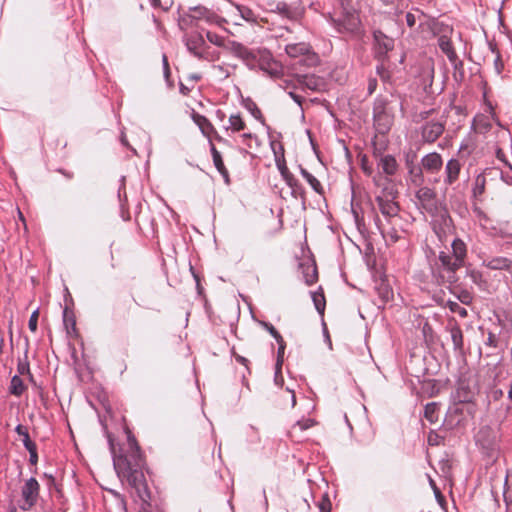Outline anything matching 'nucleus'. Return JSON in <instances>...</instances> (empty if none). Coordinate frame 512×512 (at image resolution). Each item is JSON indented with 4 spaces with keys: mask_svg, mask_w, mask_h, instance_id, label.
Wrapping results in <instances>:
<instances>
[{
    "mask_svg": "<svg viewBox=\"0 0 512 512\" xmlns=\"http://www.w3.org/2000/svg\"><path fill=\"white\" fill-rule=\"evenodd\" d=\"M169 76H170V66L165 65L164 66V77H165L166 81L168 82L169 86H172V84L169 81Z\"/></svg>",
    "mask_w": 512,
    "mask_h": 512,
    "instance_id": "obj_48",
    "label": "nucleus"
},
{
    "mask_svg": "<svg viewBox=\"0 0 512 512\" xmlns=\"http://www.w3.org/2000/svg\"><path fill=\"white\" fill-rule=\"evenodd\" d=\"M39 483L35 478L28 479L21 490L22 502L19 507L22 510L31 509L37 502L39 495Z\"/></svg>",
    "mask_w": 512,
    "mask_h": 512,
    "instance_id": "obj_7",
    "label": "nucleus"
},
{
    "mask_svg": "<svg viewBox=\"0 0 512 512\" xmlns=\"http://www.w3.org/2000/svg\"><path fill=\"white\" fill-rule=\"evenodd\" d=\"M206 37L209 40V42H211V43H213V44H215L217 46H222L223 43H224L223 38L220 35L216 34V33L208 31L206 33Z\"/></svg>",
    "mask_w": 512,
    "mask_h": 512,
    "instance_id": "obj_37",
    "label": "nucleus"
},
{
    "mask_svg": "<svg viewBox=\"0 0 512 512\" xmlns=\"http://www.w3.org/2000/svg\"><path fill=\"white\" fill-rule=\"evenodd\" d=\"M447 307L450 309L451 312L458 314L460 317L465 318L467 316V310L460 306L455 301H448Z\"/></svg>",
    "mask_w": 512,
    "mask_h": 512,
    "instance_id": "obj_31",
    "label": "nucleus"
},
{
    "mask_svg": "<svg viewBox=\"0 0 512 512\" xmlns=\"http://www.w3.org/2000/svg\"><path fill=\"white\" fill-rule=\"evenodd\" d=\"M211 152H212V157H213V162H214L215 167L224 177L227 178L228 172L224 166L220 152H218L214 146H212Z\"/></svg>",
    "mask_w": 512,
    "mask_h": 512,
    "instance_id": "obj_21",
    "label": "nucleus"
},
{
    "mask_svg": "<svg viewBox=\"0 0 512 512\" xmlns=\"http://www.w3.org/2000/svg\"><path fill=\"white\" fill-rule=\"evenodd\" d=\"M364 171L366 174L370 175L372 173L371 169H368L366 167H364Z\"/></svg>",
    "mask_w": 512,
    "mask_h": 512,
    "instance_id": "obj_62",
    "label": "nucleus"
},
{
    "mask_svg": "<svg viewBox=\"0 0 512 512\" xmlns=\"http://www.w3.org/2000/svg\"><path fill=\"white\" fill-rule=\"evenodd\" d=\"M473 149V143L470 141V139H467L460 145L459 153L469 155L473 151Z\"/></svg>",
    "mask_w": 512,
    "mask_h": 512,
    "instance_id": "obj_39",
    "label": "nucleus"
},
{
    "mask_svg": "<svg viewBox=\"0 0 512 512\" xmlns=\"http://www.w3.org/2000/svg\"><path fill=\"white\" fill-rule=\"evenodd\" d=\"M237 360L239 362H241V363H244L246 361V359L244 357H241V356L237 357Z\"/></svg>",
    "mask_w": 512,
    "mask_h": 512,
    "instance_id": "obj_61",
    "label": "nucleus"
},
{
    "mask_svg": "<svg viewBox=\"0 0 512 512\" xmlns=\"http://www.w3.org/2000/svg\"><path fill=\"white\" fill-rule=\"evenodd\" d=\"M240 16L247 22L249 23H256L257 21V16L255 15V13L253 12L252 9H250L249 7L247 6H243V5H237L236 6Z\"/></svg>",
    "mask_w": 512,
    "mask_h": 512,
    "instance_id": "obj_24",
    "label": "nucleus"
},
{
    "mask_svg": "<svg viewBox=\"0 0 512 512\" xmlns=\"http://www.w3.org/2000/svg\"><path fill=\"white\" fill-rule=\"evenodd\" d=\"M113 464L117 475L135 488L139 498L148 503L150 494L147 490L143 468V458L139 446L132 435H128V451L125 455H114Z\"/></svg>",
    "mask_w": 512,
    "mask_h": 512,
    "instance_id": "obj_1",
    "label": "nucleus"
},
{
    "mask_svg": "<svg viewBox=\"0 0 512 512\" xmlns=\"http://www.w3.org/2000/svg\"><path fill=\"white\" fill-rule=\"evenodd\" d=\"M263 75L270 77L273 80H280L284 78V66H259Z\"/></svg>",
    "mask_w": 512,
    "mask_h": 512,
    "instance_id": "obj_19",
    "label": "nucleus"
},
{
    "mask_svg": "<svg viewBox=\"0 0 512 512\" xmlns=\"http://www.w3.org/2000/svg\"><path fill=\"white\" fill-rule=\"evenodd\" d=\"M377 166L387 176H394L399 167L395 157L389 154L380 156Z\"/></svg>",
    "mask_w": 512,
    "mask_h": 512,
    "instance_id": "obj_13",
    "label": "nucleus"
},
{
    "mask_svg": "<svg viewBox=\"0 0 512 512\" xmlns=\"http://www.w3.org/2000/svg\"><path fill=\"white\" fill-rule=\"evenodd\" d=\"M296 405V397L295 394H292V407Z\"/></svg>",
    "mask_w": 512,
    "mask_h": 512,
    "instance_id": "obj_60",
    "label": "nucleus"
},
{
    "mask_svg": "<svg viewBox=\"0 0 512 512\" xmlns=\"http://www.w3.org/2000/svg\"><path fill=\"white\" fill-rule=\"evenodd\" d=\"M23 445L30 453V462L35 464L38 459L36 445L31 441L29 435H25V439H23Z\"/></svg>",
    "mask_w": 512,
    "mask_h": 512,
    "instance_id": "obj_29",
    "label": "nucleus"
},
{
    "mask_svg": "<svg viewBox=\"0 0 512 512\" xmlns=\"http://www.w3.org/2000/svg\"><path fill=\"white\" fill-rule=\"evenodd\" d=\"M494 64H501V63H500V58H499V57H497V58L495 59Z\"/></svg>",
    "mask_w": 512,
    "mask_h": 512,
    "instance_id": "obj_64",
    "label": "nucleus"
},
{
    "mask_svg": "<svg viewBox=\"0 0 512 512\" xmlns=\"http://www.w3.org/2000/svg\"><path fill=\"white\" fill-rule=\"evenodd\" d=\"M461 164L457 159H450L445 166V178L444 182L446 185H452L455 183L460 175Z\"/></svg>",
    "mask_w": 512,
    "mask_h": 512,
    "instance_id": "obj_14",
    "label": "nucleus"
},
{
    "mask_svg": "<svg viewBox=\"0 0 512 512\" xmlns=\"http://www.w3.org/2000/svg\"><path fill=\"white\" fill-rule=\"evenodd\" d=\"M444 131V122L441 120L429 121L422 127V138L425 142L433 143Z\"/></svg>",
    "mask_w": 512,
    "mask_h": 512,
    "instance_id": "obj_11",
    "label": "nucleus"
},
{
    "mask_svg": "<svg viewBox=\"0 0 512 512\" xmlns=\"http://www.w3.org/2000/svg\"><path fill=\"white\" fill-rule=\"evenodd\" d=\"M467 275L469 276V278L472 280V282L474 284L478 285L479 287L485 286L486 281L483 277V274L479 270H476L474 268H468Z\"/></svg>",
    "mask_w": 512,
    "mask_h": 512,
    "instance_id": "obj_26",
    "label": "nucleus"
},
{
    "mask_svg": "<svg viewBox=\"0 0 512 512\" xmlns=\"http://www.w3.org/2000/svg\"><path fill=\"white\" fill-rule=\"evenodd\" d=\"M189 12L182 17V22L186 24H192L193 20L200 19H204L208 23H218V20L225 21L202 5L190 7Z\"/></svg>",
    "mask_w": 512,
    "mask_h": 512,
    "instance_id": "obj_8",
    "label": "nucleus"
},
{
    "mask_svg": "<svg viewBox=\"0 0 512 512\" xmlns=\"http://www.w3.org/2000/svg\"><path fill=\"white\" fill-rule=\"evenodd\" d=\"M15 431L19 436L22 437V440L25 439V435H29L27 429L22 425H18Z\"/></svg>",
    "mask_w": 512,
    "mask_h": 512,
    "instance_id": "obj_46",
    "label": "nucleus"
},
{
    "mask_svg": "<svg viewBox=\"0 0 512 512\" xmlns=\"http://www.w3.org/2000/svg\"><path fill=\"white\" fill-rule=\"evenodd\" d=\"M290 96H291V97H292L296 102L300 103V98H299V96H297V95L293 94L292 92L290 93Z\"/></svg>",
    "mask_w": 512,
    "mask_h": 512,
    "instance_id": "obj_58",
    "label": "nucleus"
},
{
    "mask_svg": "<svg viewBox=\"0 0 512 512\" xmlns=\"http://www.w3.org/2000/svg\"><path fill=\"white\" fill-rule=\"evenodd\" d=\"M486 111L489 113V116L486 115H477L473 120V128L476 132L485 133L491 128V121H495L499 124L494 108L491 103H487Z\"/></svg>",
    "mask_w": 512,
    "mask_h": 512,
    "instance_id": "obj_10",
    "label": "nucleus"
},
{
    "mask_svg": "<svg viewBox=\"0 0 512 512\" xmlns=\"http://www.w3.org/2000/svg\"><path fill=\"white\" fill-rule=\"evenodd\" d=\"M376 89V80H370L368 85L369 93L372 94Z\"/></svg>",
    "mask_w": 512,
    "mask_h": 512,
    "instance_id": "obj_51",
    "label": "nucleus"
},
{
    "mask_svg": "<svg viewBox=\"0 0 512 512\" xmlns=\"http://www.w3.org/2000/svg\"><path fill=\"white\" fill-rule=\"evenodd\" d=\"M384 237L386 238L387 242L391 243H395L399 238L396 231L389 232Z\"/></svg>",
    "mask_w": 512,
    "mask_h": 512,
    "instance_id": "obj_45",
    "label": "nucleus"
},
{
    "mask_svg": "<svg viewBox=\"0 0 512 512\" xmlns=\"http://www.w3.org/2000/svg\"><path fill=\"white\" fill-rule=\"evenodd\" d=\"M406 165H407L408 169L410 170V173H414L415 172V177H421V175H422L421 169H415L413 167V160H409L407 158Z\"/></svg>",
    "mask_w": 512,
    "mask_h": 512,
    "instance_id": "obj_42",
    "label": "nucleus"
},
{
    "mask_svg": "<svg viewBox=\"0 0 512 512\" xmlns=\"http://www.w3.org/2000/svg\"><path fill=\"white\" fill-rule=\"evenodd\" d=\"M284 350H285V342L282 339V344H279V349H278V359H277V369H278V371L276 372V376H275V381H276L277 384H279V382H278V372L280 371V367H281L282 362H283Z\"/></svg>",
    "mask_w": 512,
    "mask_h": 512,
    "instance_id": "obj_35",
    "label": "nucleus"
},
{
    "mask_svg": "<svg viewBox=\"0 0 512 512\" xmlns=\"http://www.w3.org/2000/svg\"><path fill=\"white\" fill-rule=\"evenodd\" d=\"M498 438L497 431L487 426L481 428L476 434L477 444L490 456H493L498 448Z\"/></svg>",
    "mask_w": 512,
    "mask_h": 512,
    "instance_id": "obj_6",
    "label": "nucleus"
},
{
    "mask_svg": "<svg viewBox=\"0 0 512 512\" xmlns=\"http://www.w3.org/2000/svg\"><path fill=\"white\" fill-rule=\"evenodd\" d=\"M451 246L452 256L446 252H440L438 261L432 269L433 277L439 284L455 283L458 280L456 271L465 264L466 244L457 238L454 239Z\"/></svg>",
    "mask_w": 512,
    "mask_h": 512,
    "instance_id": "obj_2",
    "label": "nucleus"
},
{
    "mask_svg": "<svg viewBox=\"0 0 512 512\" xmlns=\"http://www.w3.org/2000/svg\"><path fill=\"white\" fill-rule=\"evenodd\" d=\"M496 157L502 161V162H506V159H505V154L504 152L501 150V149H497L496 151Z\"/></svg>",
    "mask_w": 512,
    "mask_h": 512,
    "instance_id": "obj_50",
    "label": "nucleus"
},
{
    "mask_svg": "<svg viewBox=\"0 0 512 512\" xmlns=\"http://www.w3.org/2000/svg\"><path fill=\"white\" fill-rule=\"evenodd\" d=\"M231 52L243 61H250L254 64H270L272 55L265 48H248L241 43L232 41L229 43Z\"/></svg>",
    "mask_w": 512,
    "mask_h": 512,
    "instance_id": "obj_4",
    "label": "nucleus"
},
{
    "mask_svg": "<svg viewBox=\"0 0 512 512\" xmlns=\"http://www.w3.org/2000/svg\"><path fill=\"white\" fill-rule=\"evenodd\" d=\"M302 273L307 285H313L318 280L317 267L314 263L301 264Z\"/></svg>",
    "mask_w": 512,
    "mask_h": 512,
    "instance_id": "obj_18",
    "label": "nucleus"
},
{
    "mask_svg": "<svg viewBox=\"0 0 512 512\" xmlns=\"http://www.w3.org/2000/svg\"><path fill=\"white\" fill-rule=\"evenodd\" d=\"M393 199L394 196L392 193L386 194L384 191L382 195H378L376 197V202L380 212L387 218L396 216L399 211V207Z\"/></svg>",
    "mask_w": 512,
    "mask_h": 512,
    "instance_id": "obj_9",
    "label": "nucleus"
},
{
    "mask_svg": "<svg viewBox=\"0 0 512 512\" xmlns=\"http://www.w3.org/2000/svg\"><path fill=\"white\" fill-rule=\"evenodd\" d=\"M333 24H334V27L340 33L352 32L356 27V23L354 22V20H349V23L346 24L344 20H340V19L335 20L334 19Z\"/></svg>",
    "mask_w": 512,
    "mask_h": 512,
    "instance_id": "obj_27",
    "label": "nucleus"
},
{
    "mask_svg": "<svg viewBox=\"0 0 512 512\" xmlns=\"http://www.w3.org/2000/svg\"><path fill=\"white\" fill-rule=\"evenodd\" d=\"M262 326L270 333V335L277 341L278 344H282V336L274 328L273 325L267 322H262Z\"/></svg>",
    "mask_w": 512,
    "mask_h": 512,
    "instance_id": "obj_34",
    "label": "nucleus"
},
{
    "mask_svg": "<svg viewBox=\"0 0 512 512\" xmlns=\"http://www.w3.org/2000/svg\"><path fill=\"white\" fill-rule=\"evenodd\" d=\"M295 64H299V65L306 64V61H305V60L300 59V60H299L298 62H296Z\"/></svg>",
    "mask_w": 512,
    "mask_h": 512,
    "instance_id": "obj_63",
    "label": "nucleus"
},
{
    "mask_svg": "<svg viewBox=\"0 0 512 512\" xmlns=\"http://www.w3.org/2000/svg\"><path fill=\"white\" fill-rule=\"evenodd\" d=\"M204 45V39L200 34L190 35L186 41L187 49L198 57V59L203 58L202 50Z\"/></svg>",
    "mask_w": 512,
    "mask_h": 512,
    "instance_id": "obj_16",
    "label": "nucleus"
},
{
    "mask_svg": "<svg viewBox=\"0 0 512 512\" xmlns=\"http://www.w3.org/2000/svg\"><path fill=\"white\" fill-rule=\"evenodd\" d=\"M422 169L427 173H437L443 166V160L439 153L432 152L421 159Z\"/></svg>",
    "mask_w": 512,
    "mask_h": 512,
    "instance_id": "obj_12",
    "label": "nucleus"
},
{
    "mask_svg": "<svg viewBox=\"0 0 512 512\" xmlns=\"http://www.w3.org/2000/svg\"><path fill=\"white\" fill-rule=\"evenodd\" d=\"M25 385L23 383V380L15 375L12 377L11 379V384H10V393L15 395V396H20L24 390H25Z\"/></svg>",
    "mask_w": 512,
    "mask_h": 512,
    "instance_id": "obj_22",
    "label": "nucleus"
},
{
    "mask_svg": "<svg viewBox=\"0 0 512 512\" xmlns=\"http://www.w3.org/2000/svg\"><path fill=\"white\" fill-rule=\"evenodd\" d=\"M458 299L461 301V303L463 304H469L472 300V297L470 295V293L468 292H462L459 296H458Z\"/></svg>",
    "mask_w": 512,
    "mask_h": 512,
    "instance_id": "obj_44",
    "label": "nucleus"
},
{
    "mask_svg": "<svg viewBox=\"0 0 512 512\" xmlns=\"http://www.w3.org/2000/svg\"><path fill=\"white\" fill-rule=\"evenodd\" d=\"M196 122L199 125L202 132L205 134L208 132V130L212 128L211 124L204 116H198Z\"/></svg>",
    "mask_w": 512,
    "mask_h": 512,
    "instance_id": "obj_38",
    "label": "nucleus"
},
{
    "mask_svg": "<svg viewBox=\"0 0 512 512\" xmlns=\"http://www.w3.org/2000/svg\"><path fill=\"white\" fill-rule=\"evenodd\" d=\"M424 417L430 423H435L438 420V406L436 403H428L425 406Z\"/></svg>",
    "mask_w": 512,
    "mask_h": 512,
    "instance_id": "obj_23",
    "label": "nucleus"
},
{
    "mask_svg": "<svg viewBox=\"0 0 512 512\" xmlns=\"http://www.w3.org/2000/svg\"><path fill=\"white\" fill-rule=\"evenodd\" d=\"M316 424V422L313 419H303L298 421L294 428H299L301 431L307 430L311 427H313Z\"/></svg>",
    "mask_w": 512,
    "mask_h": 512,
    "instance_id": "obj_36",
    "label": "nucleus"
},
{
    "mask_svg": "<svg viewBox=\"0 0 512 512\" xmlns=\"http://www.w3.org/2000/svg\"><path fill=\"white\" fill-rule=\"evenodd\" d=\"M310 50V45L304 42L288 44L285 48L287 55L291 58H297L302 55H307L310 53Z\"/></svg>",
    "mask_w": 512,
    "mask_h": 512,
    "instance_id": "obj_17",
    "label": "nucleus"
},
{
    "mask_svg": "<svg viewBox=\"0 0 512 512\" xmlns=\"http://www.w3.org/2000/svg\"><path fill=\"white\" fill-rule=\"evenodd\" d=\"M451 338L454 347L456 349H461L463 346V334L460 328L454 327L451 329Z\"/></svg>",
    "mask_w": 512,
    "mask_h": 512,
    "instance_id": "obj_30",
    "label": "nucleus"
},
{
    "mask_svg": "<svg viewBox=\"0 0 512 512\" xmlns=\"http://www.w3.org/2000/svg\"><path fill=\"white\" fill-rule=\"evenodd\" d=\"M330 501L328 499H324L322 503L320 504V510L321 512H329L330 511Z\"/></svg>",
    "mask_w": 512,
    "mask_h": 512,
    "instance_id": "obj_47",
    "label": "nucleus"
},
{
    "mask_svg": "<svg viewBox=\"0 0 512 512\" xmlns=\"http://www.w3.org/2000/svg\"><path fill=\"white\" fill-rule=\"evenodd\" d=\"M432 32L437 38L438 47L451 64H463L458 61V55L454 47L453 37L456 35L454 28L442 21H436L432 25Z\"/></svg>",
    "mask_w": 512,
    "mask_h": 512,
    "instance_id": "obj_3",
    "label": "nucleus"
},
{
    "mask_svg": "<svg viewBox=\"0 0 512 512\" xmlns=\"http://www.w3.org/2000/svg\"><path fill=\"white\" fill-rule=\"evenodd\" d=\"M302 176L306 179V181L310 184L312 189L318 193L321 192L322 186L319 180L314 177L311 173H309L306 169H301Z\"/></svg>",
    "mask_w": 512,
    "mask_h": 512,
    "instance_id": "obj_28",
    "label": "nucleus"
},
{
    "mask_svg": "<svg viewBox=\"0 0 512 512\" xmlns=\"http://www.w3.org/2000/svg\"><path fill=\"white\" fill-rule=\"evenodd\" d=\"M436 438H437V435H435V437H433L432 435H429V437H428L429 443L432 445L437 444Z\"/></svg>",
    "mask_w": 512,
    "mask_h": 512,
    "instance_id": "obj_52",
    "label": "nucleus"
},
{
    "mask_svg": "<svg viewBox=\"0 0 512 512\" xmlns=\"http://www.w3.org/2000/svg\"><path fill=\"white\" fill-rule=\"evenodd\" d=\"M162 64H168V59L166 55H163L162 57Z\"/></svg>",
    "mask_w": 512,
    "mask_h": 512,
    "instance_id": "obj_59",
    "label": "nucleus"
},
{
    "mask_svg": "<svg viewBox=\"0 0 512 512\" xmlns=\"http://www.w3.org/2000/svg\"><path fill=\"white\" fill-rule=\"evenodd\" d=\"M277 166H278V169H279L283 179L291 186L292 185L293 176L289 172V170L286 167L285 163H281V162L278 161L277 162Z\"/></svg>",
    "mask_w": 512,
    "mask_h": 512,
    "instance_id": "obj_33",
    "label": "nucleus"
},
{
    "mask_svg": "<svg viewBox=\"0 0 512 512\" xmlns=\"http://www.w3.org/2000/svg\"><path fill=\"white\" fill-rule=\"evenodd\" d=\"M311 295L316 310L320 314H323L325 309V297L322 290L320 289L319 291L312 292Z\"/></svg>",
    "mask_w": 512,
    "mask_h": 512,
    "instance_id": "obj_25",
    "label": "nucleus"
},
{
    "mask_svg": "<svg viewBox=\"0 0 512 512\" xmlns=\"http://www.w3.org/2000/svg\"><path fill=\"white\" fill-rule=\"evenodd\" d=\"M180 90L183 94H186L189 91V89L182 82H180Z\"/></svg>",
    "mask_w": 512,
    "mask_h": 512,
    "instance_id": "obj_53",
    "label": "nucleus"
},
{
    "mask_svg": "<svg viewBox=\"0 0 512 512\" xmlns=\"http://www.w3.org/2000/svg\"><path fill=\"white\" fill-rule=\"evenodd\" d=\"M372 50L377 61L383 63L389 60V53L393 51L395 40L380 29H374Z\"/></svg>",
    "mask_w": 512,
    "mask_h": 512,
    "instance_id": "obj_5",
    "label": "nucleus"
},
{
    "mask_svg": "<svg viewBox=\"0 0 512 512\" xmlns=\"http://www.w3.org/2000/svg\"><path fill=\"white\" fill-rule=\"evenodd\" d=\"M483 265L492 270H506L512 275V261L506 257H493L483 261Z\"/></svg>",
    "mask_w": 512,
    "mask_h": 512,
    "instance_id": "obj_15",
    "label": "nucleus"
},
{
    "mask_svg": "<svg viewBox=\"0 0 512 512\" xmlns=\"http://www.w3.org/2000/svg\"><path fill=\"white\" fill-rule=\"evenodd\" d=\"M37 323H38V311L36 310L31 314L29 322H28L29 329L32 332H35L37 330Z\"/></svg>",
    "mask_w": 512,
    "mask_h": 512,
    "instance_id": "obj_40",
    "label": "nucleus"
},
{
    "mask_svg": "<svg viewBox=\"0 0 512 512\" xmlns=\"http://www.w3.org/2000/svg\"><path fill=\"white\" fill-rule=\"evenodd\" d=\"M384 5L389 6L393 4V0H380Z\"/></svg>",
    "mask_w": 512,
    "mask_h": 512,
    "instance_id": "obj_56",
    "label": "nucleus"
},
{
    "mask_svg": "<svg viewBox=\"0 0 512 512\" xmlns=\"http://www.w3.org/2000/svg\"><path fill=\"white\" fill-rule=\"evenodd\" d=\"M406 24L410 28L414 27V25L416 24V16L413 13L408 12L406 14Z\"/></svg>",
    "mask_w": 512,
    "mask_h": 512,
    "instance_id": "obj_43",
    "label": "nucleus"
},
{
    "mask_svg": "<svg viewBox=\"0 0 512 512\" xmlns=\"http://www.w3.org/2000/svg\"><path fill=\"white\" fill-rule=\"evenodd\" d=\"M150 3L153 7H158L161 3V0H150Z\"/></svg>",
    "mask_w": 512,
    "mask_h": 512,
    "instance_id": "obj_54",
    "label": "nucleus"
},
{
    "mask_svg": "<svg viewBox=\"0 0 512 512\" xmlns=\"http://www.w3.org/2000/svg\"><path fill=\"white\" fill-rule=\"evenodd\" d=\"M377 74L384 81H387L389 79V72L387 70V66H384V65L377 66Z\"/></svg>",
    "mask_w": 512,
    "mask_h": 512,
    "instance_id": "obj_41",
    "label": "nucleus"
},
{
    "mask_svg": "<svg viewBox=\"0 0 512 512\" xmlns=\"http://www.w3.org/2000/svg\"><path fill=\"white\" fill-rule=\"evenodd\" d=\"M500 396H502V391H501V390H495V391H494V397H495V398H498V397H500Z\"/></svg>",
    "mask_w": 512,
    "mask_h": 512,
    "instance_id": "obj_57",
    "label": "nucleus"
},
{
    "mask_svg": "<svg viewBox=\"0 0 512 512\" xmlns=\"http://www.w3.org/2000/svg\"><path fill=\"white\" fill-rule=\"evenodd\" d=\"M246 125L239 114H232L228 119L227 130L231 132H239L245 129Z\"/></svg>",
    "mask_w": 512,
    "mask_h": 512,
    "instance_id": "obj_20",
    "label": "nucleus"
},
{
    "mask_svg": "<svg viewBox=\"0 0 512 512\" xmlns=\"http://www.w3.org/2000/svg\"><path fill=\"white\" fill-rule=\"evenodd\" d=\"M245 107L253 115L255 119L262 121V113L253 101H247Z\"/></svg>",
    "mask_w": 512,
    "mask_h": 512,
    "instance_id": "obj_32",
    "label": "nucleus"
},
{
    "mask_svg": "<svg viewBox=\"0 0 512 512\" xmlns=\"http://www.w3.org/2000/svg\"><path fill=\"white\" fill-rule=\"evenodd\" d=\"M484 182H485L484 178L480 179V178L478 177V178H477V180H476V186H477V188L479 189V192H480V193L482 192V190H483V188H484Z\"/></svg>",
    "mask_w": 512,
    "mask_h": 512,
    "instance_id": "obj_49",
    "label": "nucleus"
},
{
    "mask_svg": "<svg viewBox=\"0 0 512 512\" xmlns=\"http://www.w3.org/2000/svg\"><path fill=\"white\" fill-rule=\"evenodd\" d=\"M241 137L245 141L247 139H251L252 138V134L251 133H243Z\"/></svg>",
    "mask_w": 512,
    "mask_h": 512,
    "instance_id": "obj_55",
    "label": "nucleus"
}]
</instances>
